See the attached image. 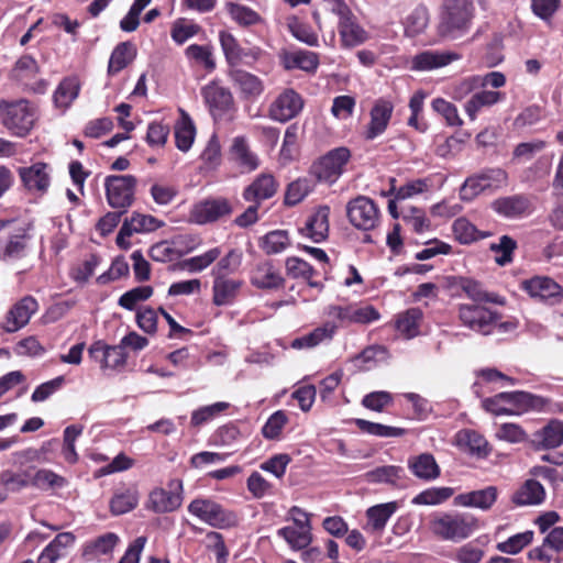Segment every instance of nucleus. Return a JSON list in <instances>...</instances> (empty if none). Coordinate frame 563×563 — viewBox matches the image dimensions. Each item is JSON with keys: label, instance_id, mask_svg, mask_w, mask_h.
Wrapping results in <instances>:
<instances>
[{"label": "nucleus", "instance_id": "40", "mask_svg": "<svg viewBox=\"0 0 563 563\" xmlns=\"http://www.w3.org/2000/svg\"><path fill=\"white\" fill-rule=\"evenodd\" d=\"M134 46L130 42H122L112 51L109 64L108 74L110 76L117 75L124 69L134 58Z\"/></svg>", "mask_w": 563, "mask_h": 563}, {"label": "nucleus", "instance_id": "12", "mask_svg": "<svg viewBox=\"0 0 563 563\" xmlns=\"http://www.w3.org/2000/svg\"><path fill=\"white\" fill-rule=\"evenodd\" d=\"M303 100L294 89H286L269 106V117L274 121L285 123L299 114Z\"/></svg>", "mask_w": 563, "mask_h": 563}, {"label": "nucleus", "instance_id": "6", "mask_svg": "<svg viewBox=\"0 0 563 563\" xmlns=\"http://www.w3.org/2000/svg\"><path fill=\"white\" fill-rule=\"evenodd\" d=\"M332 12L339 16L338 31L342 47L353 48L368 40V33L343 0H334Z\"/></svg>", "mask_w": 563, "mask_h": 563}, {"label": "nucleus", "instance_id": "26", "mask_svg": "<svg viewBox=\"0 0 563 563\" xmlns=\"http://www.w3.org/2000/svg\"><path fill=\"white\" fill-rule=\"evenodd\" d=\"M242 280L230 277H213L212 301L216 306L231 305L236 298Z\"/></svg>", "mask_w": 563, "mask_h": 563}, {"label": "nucleus", "instance_id": "48", "mask_svg": "<svg viewBox=\"0 0 563 563\" xmlns=\"http://www.w3.org/2000/svg\"><path fill=\"white\" fill-rule=\"evenodd\" d=\"M79 85L75 78H66L60 81L54 92V102L58 108H68L78 97Z\"/></svg>", "mask_w": 563, "mask_h": 563}, {"label": "nucleus", "instance_id": "62", "mask_svg": "<svg viewBox=\"0 0 563 563\" xmlns=\"http://www.w3.org/2000/svg\"><path fill=\"white\" fill-rule=\"evenodd\" d=\"M229 407L230 404L225 401H219L209 406L201 407L192 412L191 424L195 427L201 426L202 423L213 419L222 411L227 410Z\"/></svg>", "mask_w": 563, "mask_h": 563}, {"label": "nucleus", "instance_id": "8", "mask_svg": "<svg viewBox=\"0 0 563 563\" xmlns=\"http://www.w3.org/2000/svg\"><path fill=\"white\" fill-rule=\"evenodd\" d=\"M350 158L351 152L347 147L333 148L311 165L310 174L319 181L333 184L343 174Z\"/></svg>", "mask_w": 563, "mask_h": 563}, {"label": "nucleus", "instance_id": "42", "mask_svg": "<svg viewBox=\"0 0 563 563\" xmlns=\"http://www.w3.org/2000/svg\"><path fill=\"white\" fill-rule=\"evenodd\" d=\"M139 504V494L135 489L128 488L117 492L110 500V510L114 516H120L133 510Z\"/></svg>", "mask_w": 563, "mask_h": 563}, {"label": "nucleus", "instance_id": "7", "mask_svg": "<svg viewBox=\"0 0 563 563\" xmlns=\"http://www.w3.org/2000/svg\"><path fill=\"white\" fill-rule=\"evenodd\" d=\"M137 179L133 175H109L104 179L106 197L109 206L126 211L134 201Z\"/></svg>", "mask_w": 563, "mask_h": 563}, {"label": "nucleus", "instance_id": "14", "mask_svg": "<svg viewBox=\"0 0 563 563\" xmlns=\"http://www.w3.org/2000/svg\"><path fill=\"white\" fill-rule=\"evenodd\" d=\"M202 96L216 120L221 119L233 107V97L231 91L216 82H211L203 87Z\"/></svg>", "mask_w": 563, "mask_h": 563}, {"label": "nucleus", "instance_id": "13", "mask_svg": "<svg viewBox=\"0 0 563 563\" xmlns=\"http://www.w3.org/2000/svg\"><path fill=\"white\" fill-rule=\"evenodd\" d=\"M37 301L26 296L16 302L7 313L2 328L8 333H13L24 325H26L32 317L37 311Z\"/></svg>", "mask_w": 563, "mask_h": 563}, {"label": "nucleus", "instance_id": "21", "mask_svg": "<svg viewBox=\"0 0 563 563\" xmlns=\"http://www.w3.org/2000/svg\"><path fill=\"white\" fill-rule=\"evenodd\" d=\"M328 206L319 207L318 210L308 218L305 228L300 229L302 235L311 239L314 243H320L328 238L329 233Z\"/></svg>", "mask_w": 563, "mask_h": 563}, {"label": "nucleus", "instance_id": "24", "mask_svg": "<svg viewBox=\"0 0 563 563\" xmlns=\"http://www.w3.org/2000/svg\"><path fill=\"white\" fill-rule=\"evenodd\" d=\"M530 201L522 195L501 197L492 202V209L508 219L520 218L528 211Z\"/></svg>", "mask_w": 563, "mask_h": 563}, {"label": "nucleus", "instance_id": "29", "mask_svg": "<svg viewBox=\"0 0 563 563\" xmlns=\"http://www.w3.org/2000/svg\"><path fill=\"white\" fill-rule=\"evenodd\" d=\"M181 500L178 492L156 488L150 494L148 508L156 514L172 512L180 507Z\"/></svg>", "mask_w": 563, "mask_h": 563}, {"label": "nucleus", "instance_id": "49", "mask_svg": "<svg viewBox=\"0 0 563 563\" xmlns=\"http://www.w3.org/2000/svg\"><path fill=\"white\" fill-rule=\"evenodd\" d=\"M66 483L63 476L51 470L42 468L31 474V486L41 490L63 488Z\"/></svg>", "mask_w": 563, "mask_h": 563}, {"label": "nucleus", "instance_id": "1", "mask_svg": "<svg viewBox=\"0 0 563 563\" xmlns=\"http://www.w3.org/2000/svg\"><path fill=\"white\" fill-rule=\"evenodd\" d=\"M429 528L442 541L453 543L468 539L479 528L478 519L468 512L444 511L431 516Z\"/></svg>", "mask_w": 563, "mask_h": 563}, {"label": "nucleus", "instance_id": "3", "mask_svg": "<svg viewBox=\"0 0 563 563\" xmlns=\"http://www.w3.org/2000/svg\"><path fill=\"white\" fill-rule=\"evenodd\" d=\"M473 0H444L439 32L451 40L462 37L468 32L474 18Z\"/></svg>", "mask_w": 563, "mask_h": 563}, {"label": "nucleus", "instance_id": "45", "mask_svg": "<svg viewBox=\"0 0 563 563\" xmlns=\"http://www.w3.org/2000/svg\"><path fill=\"white\" fill-rule=\"evenodd\" d=\"M319 66V56L310 51H296L289 54L286 58V67L298 68L307 73H314Z\"/></svg>", "mask_w": 563, "mask_h": 563}, {"label": "nucleus", "instance_id": "61", "mask_svg": "<svg viewBox=\"0 0 563 563\" xmlns=\"http://www.w3.org/2000/svg\"><path fill=\"white\" fill-rule=\"evenodd\" d=\"M517 247V242L510 238L509 235H503L499 239L498 243L490 244V251L498 254L501 253L500 256L496 257V263L500 266H505L512 261V253Z\"/></svg>", "mask_w": 563, "mask_h": 563}, {"label": "nucleus", "instance_id": "19", "mask_svg": "<svg viewBox=\"0 0 563 563\" xmlns=\"http://www.w3.org/2000/svg\"><path fill=\"white\" fill-rule=\"evenodd\" d=\"M277 191V183L273 175L261 174L243 191V199L261 205L262 201L272 198Z\"/></svg>", "mask_w": 563, "mask_h": 563}, {"label": "nucleus", "instance_id": "50", "mask_svg": "<svg viewBox=\"0 0 563 563\" xmlns=\"http://www.w3.org/2000/svg\"><path fill=\"white\" fill-rule=\"evenodd\" d=\"M278 537L283 538L292 550L306 549L312 541V534L295 527H283L277 530Z\"/></svg>", "mask_w": 563, "mask_h": 563}, {"label": "nucleus", "instance_id": "57", "mask_svg": "<svg viewBox=\"0 0 563 563\" xmlns=\"http://www.w3.org/2000/svg\"><path fill=\"white\" fill-rule=\"evenodd\" d=\"M533 540V531L527 530L509 537L506 541L497 543L498 551L507 554H517Z\"/></svg>", "mask_w": 563, "mask_h": 563}, {"label": "nucleus", "instance_id": "2", "mask_svg": "<svg viewBox=\"0 0 563 563\" xmlns=\"http://www.w3.org/2000/svg\"><path fill=\"white\" fill-rule=\"evenodd\" d=\"M33 225L16 220H0V261L12 263L27 256L33 241Z\"/></svg>", "mask_w": 563, "mask_h": 563}, {"label": "nucleus", "instance_id": "59", "mask_svg": "<svg viewBox=\"0 0 563 563\" xmlns=\"http://www.w3.org/2000/svg\"><path fill=\"white\" fill-rule=\"evenodd\" d=\"M288 422L287 415L283 410H277L269 416L267 421L262 428V434L267 440H277L282 430Z\"/></svg>", "mask_w": 563, "mask_h": 563}, {"label": "nucleus", "instance_id": "23", "mask_svg": "<svg viewBox=\"0 0 563 563\" xmlns=\"http://www.w3.org/2000/svg\"><path fill=\"white\" fill-rule=\"evenodd\" d=\"M457 59H460V55L456 53L430 49L417 54L412 59V66L417 70H431L444 67Z\"/></svg>", "mask_w": 563, "mask_h": 563}, {"label": "nucleus", "instance_id": "32", "mask_svg": "<svg viewBox=\"0 0 563 563\" xmlns=\"http://www.w3.org/2000/svg\"><path fill=\"white\" fill-rule=\"evenodd\" d=\"M230 155L231 159L238 164L242 172L255 170L260 165L257 156L250 150L243 136H236L233 140Z\"/></svg>", "mask_w": 563, "mask_h": 563}, {"label": "nucleus", "instance_id": "31", "mask_svg": "<svg viewBox=\"0 0 563 563\" xmlns=\"http://www.w3.org/2000/svg\"><path fill=\"white\" fill-rule=\"evenodd\" d=\"M338 327L332 322H325L323 325L313 329L311 332L296 338L291 342V347L296 350L312 349L322 342L331 341Z\"/></svg>", "mask_w": 563, "mask_h": 563}, {"label": "nucleus", "instance_id": "17", "mask_svg": "<svg viewBox=\"0 0 563 563\" xmlns=\"http://www.w3.org/2000/svg\"><path fill=\"white\" fill-rule=\"evenodd\" d=\"M120 538L114 532H107L85 542L81 555L87 562L99 561L102 555H111Z\"/></svg>", "mask_w": 563, "mask_h": 563}, {"label": "nucleus", "instance_id": "52", "mask_svg": "<svg viewBox=\"0 0 563 563\" xmlns=\"http://www.w3.org/2000/svg\"><path fill=\"white\" fill-rule=\"evenodd\" d=\"M221 255L220 247H212L201 255H197L190 258H186L180 263L183 269H187L190 273L202 272L209 267L214 261Z\"/></svg>", "mask_w": 563, "mask_h": 563}, {"label": "nucleus", "instance_id": "4", "mask_svg": "<svg viewBox=\"0 0 563 563\" xmlns=\"http://www.w3.org/2000/svg\"><path fill=\"white\" fill-rule=\"evenodd\" d=\"M0 117L3 125L16 136H25L33 129L36 108L26 99L0 100Z\"/></svg>", "mask_w": 563, "mask_h": 563}, {"label": "nucleus", "instance_id": "64", "mask_svg": "<svg viewBox=\"0 0 563 563\" xmlns=\"http://www.w3.org/2000/svg\"><path fill=\"white\" fill-rule=\"evenodd\" d=\"M486 189H489L488 183H485L481 175L476 174L465 179L460 188V197L462 200L471 201Z\"/></svg>", "mask_w": 563, "mask_h": 563}, {"label": "nucleus", "instance_id": "44", "mask_svg": "<svg viewBox=\"0 0 563 563\" xmlns=\"http://www.w3.org/2000/svg\"><path fill=\"white\" fill-rule=\"evenodd\" d=\"M225 8L231 19L240 26L247 27L262 22L261 15L244 4L228 2Z\"/></svg>", "mask_w": 563, "mask_h": 563}, {"label": "nucleus", "instance_id": "15", "mask_svg": "<svg viewBox=\"0 0 563 563\" xmlns=\"http://www.w3.org/2000/svg\"><path fill=\"white\" fill-rule=\"evenodd\" d=\"M522 288L536 299L541 301H558L562 295V287L550 277L537 276L522 283Z\"/></svg>", "mask_w": 563, "mask_h": 563}, {"label": "nucleus", "instance_id": "60", "mask_svg": "<svg viewBox=\"0 0 563 563\" xmlns=\"http://www.w3.org/2000/svg\"><path fill=\"white\" fill-rule=\"evenodd\" d=\"M432 109L445 119L448 125L461 126L463 124V121L459 115L457 108L445 99L435 98L432 101Z\"/></svg>", "mask_w": 563, "mask_h": 563}, {"label": "nucleus", "instance_id": "18", "mask_svg": "<svg viewBox=\"0 0 563 563\" xmlns=\"http://www.w3.org/2000/svg\"><path fill=\"white\" fill-rule=\"evenodd\" d=\"M251 284L258 289L274 290L284 286L285 278L272 262L266 261L252 271Z\"/></svg>", "mask_w": 563, "mask_h": 563}, {"label": "nucleus", "instance_id": "22", "mask_svg": "<svg viewBox=\"0 0 563 563\" xmlns=\"http://www.w3.org/2000/svg\"><path fill=\"white\" fill-rule=\"evenodd\" d=\"M405 470L398 465L378 466L365 474L366 482L371 484H386L396 488H405Z\"/></svg>", "mask_w": 563, "mask_h": 563}, {"label": "nucleus", "instance_id": "25", "mask_svg": "<svg viewBox=\"0 0 563 563\" xmlns=\"http://www.w3.org/2000/svg\"><path fill=\"white\" fill-rule=\"evenodd\" d=\"M497 495V488L495 486H488L484 489L460 494L455 497L454 501L456 505L463 507H472L482 510H488L495 504Z\"/></svg>", "mask_w": 563, "mask_h": 563}, {"label": "nucleus", "instance_id": "10", "mask_svg": "<svg viewBox=\"0 0 563 563\" xmlns=\"http://www.w3.org/2000/svg\"><path fill=\"white\" fill-rule=\"evenodd\" d=\"M349 221L358 230H373L379 221V210L374 200L357 196L346 206Z\"/></svg>", "mask_w": 563, "mask_h": 563}, {"label": "nucleus", "instance_id": "5", "mask_svg": "<svg viewBox=\"0 0 563 563\" xmlns=\"http://www.w3.org/2000/svg\"><path fill=\"white\" fill-rule=\"evenodd\" d=\"M188 511L216 529H229L238 525V516L211 498H196L188 505Z\"/></svg>", "mask_w": 563, "mask_h": 563}, {"label": "nucleus", "instance_id": "33", "mask_svg": "<svg viewBox=\"0 0 563 563\" xmlns=\"http://www.w3.org/2000/svg\"><path fill=\"white\" fill-rule=\"evenodd\" d=\"M219 41L224 56L230 65L240 63L245 56H252L256 59L261 54L260 48H252L250 53H244L236 38L227 31H221L219 33Z\"/></svg>", "mask_w": 563, "mask_h": 563}, {"label": "nucleus", "instance_id": "30", "mask_svg": "<svg viewBox=\"0 0 563 563\" xmlns=\"http://www.w3.org/2000/svg\"><path fill=\"white\" fill-rule=\"evenodd\" d=\"M544 499L545 489L536 479H527L511 497L512 503L517 506H537Z\"/></svg>", "mask_w": 563, "mask_h": 563}, {"label": "nucleus", "instance_id": "35", "mask_svg": "<svg viewBox=\"0 0 563 563\" xmlns=\"http://www.w3.org/2000/svg\"><path fill=\"white\" fill-rule=\"evenodd\" d=\"M75 536L71 532L58 533L42 551L38 563H55L57 559L64 555L65 550L73 545Z\"/></svg>", "mask_w": 563, "mask_h": 563}, {"label": "nucleus", "instance_id": "56", "mask_svg": "<svg viewBox=\"0 0 563 563\" xmlns=\"http://www.w3.org/2000/svg\"><path fill=\"white\" fill-rule=\"evenodd\" d=\"M402 221L409 225L416 233L429 231L431 223L426 212L417 207L404 209L401 212Z\"/></svg>", "mask_w": 563, "mask_h": 563}, {"label": "nucleus", "instance_id": "41", "mask_svg": "<svg viewBox=\"0 0 563 563\" xmlns=\"http://www.w3.org/2000/svg\"><path fill=\"white\" fill-rule=\"evenodd\" d=\"M421 319L422 311L419 308H410L398 316L396 329L407 339H412L419 332V322Z\"/></svg>", "mask_w": 563, "mask_h": 563}, {"label": "nucleus", "instance_id": "55", "mask_svg": "<svg viewBox=\"0 0 563 563\" xmlns=\"http://www.w3.org/2000/svg\"><path fill=\"white\" fill-rule=\"evenodd\" d=\"M188 59L202 65L207 70L216 68V62L212 56V47L210 45L191 44L185 49Z\"/></svg>", "mask_w": 563, "mask_h": 563}, {"label": "nucleus", "instance_id": "53", "mask_svg": "<svg viewBox=\"0 0 563 563\" xmlns=\"http://www.w3.org/2000/svg\"><path fill=\"white\" fill-rule=\"evenodd\" d=\"M0 484L5 495L8 492H20L31 485V472L29 470L20 473L3 471L0 473Z\"/></svg>", "mask_w": 563, "mask_h": 563}, {"label": "nucleus", "instance_id": "16", "mask_svg": "<svg viewBox=\"0 0 563 563\" xmlns=\"http://www.w3.org/2000/svg\"><path fill=\"white\" fill-rule=\"evenodd\" d=\"M394 106L390 101L385 99H378L371 110V121L365 131V139L373 141L377 136L382 135L391 119Z\"/></svg>", "mask_w": 563, "mask_h": 563}, {"label": "nucleus", "instance_id": "11", "mask_svg": "<svg viewBox=\"0 0 563 563\" xmlns=\"http://www.w3.org/2000/svg\"><path fill=\"white\" fill-rule=\"evenodd\" d=\"M233 208L227 198H209L196 203L190 217L197 224L216 222L230 216Z\"/></svg>", "mask_w": 563, "mask_h": 563}, {"label": "nucleus", "instance_id": "51", "mask_svg": "<svg viewBox=\"0 0 563 563\" xmlns=\"http://www.w3.org/2000/svg\"><path fill=\"white\" fill-rule=\"evenodd\" d=\"M454 494L451 487H431L416 495L411 503L413 505L434 506L446 501Z\"/></svg>", "mask_w": 563, "mask_h": 563}, {"label": "nucleus", "instance_id": "28", "mask_svg": "<svg viewBox=\"0 0 563 563\" xmlns=\"http://www.w3.org/2000/svg\"><path fill=\"white\" fill-rule=\"evenodd\" d=\"M411 473L424 482H431L440 476V466L430 453H422L408 460Z\"/></svg>", "mask_w": 563, "mask_h": 563}, {"label": "nucleus", "instance_id": "63", "mask_svg": "<svg viewBox=\"0 0 563 563\" xmlns=\"http://www.w3.org/2000/svg\"><path fill=\"white\" fill-rule=\"evenodd\" d=\"M311 190L310 181L306 178H299L290 183L285 194V203L295 206L299 203Z\"/></svg>", "mask_w": 563, "mask_h": 563}, {"label": "nucleus", "instance_id": "9", "mask_svg": "<svg viewBox=\"0 0 563 563\" xmlns=\"http://www.w3.org/2000/svg\"><path fill=\"white\" fill-rule=\"evenodd\" d=\"M459 318L470 330L487 335L493 332L499 314L481 303H461Z\"/></svg>", "mask_w": 563, "mask_h": 563}, {"label": "nucleus", "instance_id": "43", "mask_svg": "<svg viewBox=\"0 0 563 563\" xmlns=\"http://www.w3.org/2000/svg\"><path fill=\"white\" fill-rule=\"evenodd\" d=\"M243 253L238 249L230 250L221 257L211 271L212 277H229L239 271Z\"/></svg>", "mask_w": 563, "mask_h": 563}, {"label": "nucleus", "instance_id": "39", "mask_svg": "<svg viewBox=\"0 0 563 563\" xmlns=\"http://www.w3.org/2000/svg\"><path fill=\"white\" fill-rule=\"evenodd\" d=\"M454 238L461 244H471L492 235L489 231H481L465 218L456 219L452 224Z\"/></svg>", "mask_w": 563, "mask_h": 563}, {"label": "nucleus", "instance_id": "34", "mask_svg": "<svg viewBox=\"0 0 563 563\" xmlns=\"http://www.w3.org/2000/svg\"><path fill=\"white\" fill-rule=\"evenodd\" d=\"M538 449H555L563 443V422L551 420L540 431L534 433Z\"/></svg>", "mask_w": 563, "mask_h": 563}, {"label": "nucleus", "instance_id": "46", "mask_svg": "<svg viewBox=\"0 0 563 563\" xmlns=\"http://www.w3.org/2000/svg\"><path fill=\"white\" fill-rule=\"evenodd\" d=\"M354 423L363 432L378 438H397L405 434V429L372 422L365 419H355Z\"/></svg>", "mask_w": 563, "mask_h": 563}, {"label": "nucleus", "instance_id": "37", "mask_svg": "<svg viewBox=\"0 0 563 563\" xmlns=\"http://www.w3.org/2000/svg\"><path fill=\"white\" fill-rule=\"evenodd\" d=\"M397 509V501H389L369 507L366 510L368 527L375 532H382Z\"/></svg>", "mask_w": 563, "mask_h": 563}, {"label": "nucleus", "instance_id": "27", "mask_svg": "<svg viewBox=\"0 0 563 563\" xmlns=\"http://www.w3.org/2000/svg\"><path fill=\"white\" fill-rule=\"evenodd\" d=\"M230 78L246 99H256L264 91L263 81L257 76L246 70L232 69L230 71Z\"/></svg>", "mask_w": 563, "mask_h": 563}, {"label": "nucleus", "instance_id": "58", "mask_svg": "<svg viewBox=\"0 0 563 563\" xmlns=\"http://www.w3.org/2000/svg\"><path fill=\"white\" fill-rule=\"evenodd\" d=\"M153 295V288L151 286H139L124 292L119 298V306L126 310H134L140 301L148 299Z\"/></svg>", "mask_w": 563, "mask_h": 563}, {"label": "nucleus", "instance_id": "38", "mask_svg": "<svg viewBox=\"0 0 563 563\" xmlns=\"http://www.w3.org/2000/svg\"><path fill=\"white\" fill-rule=\"evenodd\" d=\"M174 130L177 148L181 152L189 151L196 136V128L188 113L181 109L180 118L176 122Z\"/></svg>", "mask_w": 563, "mask_h": 563}, {"label": "nucleus", "instance_id": "36", "mask_svg": "<svg viewBox=\"0 0 563 563\" xmlns=\"http://www.w3.org/2000/svg\"><path fill=\"white\" fill-rule=\"evenodd\" d=\"M504 95L499 91L481 90L473 93L466 101L464 109L471 121H475L478 112L486 107H492L503 99Z\"/></svg>", "mask_w": 563, "mask_h": 563}, {"label": "nucleus", "instance_id": "54", "mask_svg": "<svg viewBox=\"0 0 563 563\" xmlns=\"http://www.w3.org/2000/svg\"><path fill=\"white\" fill-rule=\"evenodd\" d=\"M290 244L288 232L285 230H275L268 232L263 238L262 249L268 255L278 254L285 251Z\"/></svg>", "mask_w": 563, "mask_h": 563}, {"label": "nucleus", "instance_id": "47", "mask_svg": "<svg viewBox=\"0 0 563 563\" xmlns=\"http://www.w3.org/2000/svg\"><path fill=\"white\" fill-rule=\"evenodd\" d=\"M40 71L37 62L31 55H22L12 69V76L15 80L27 86L30 79L35 78Z\"/></svg>", "mask_w": 563, "mask_h": 563}, {"label": "nucleus", "instance_id": "20", "mask_svg": "<svg viewBox=\"0 0 563 563\" xmlns=\"http://www.w3.org/2000/svg\"><path fill=\"white\" fill-rule=\"evenodd\" d=\"M19 175L29 190L44 192L49 187V166L45 163L37 162L29 167H21Z\"/></svg>", "mask_w": 563, "mask_h": 563}]
</instances>
